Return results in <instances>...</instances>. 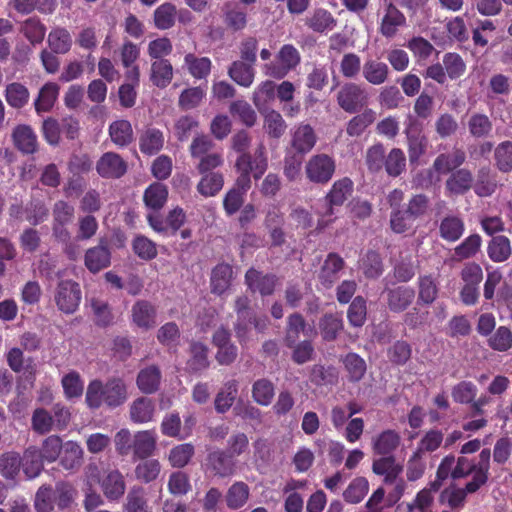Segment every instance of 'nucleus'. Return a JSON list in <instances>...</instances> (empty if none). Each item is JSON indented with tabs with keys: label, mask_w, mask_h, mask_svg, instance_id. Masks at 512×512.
Segmentation results:
<instances>
[{
	"label": "nucleus",
	"mask_w": 512,
	"mask_h": 512,
	"mask_svg": "<svg viewBox=\"0 0 512 512\" xmlns=\"http://www.w3.org/2000/svg\"><path fill=\"white\" fill-rule=\"evenodd\" d=\"M236 171L239 173L234 187L243 194L251 188V174L255 180L260 179L268 168V160L265 153V147L260 144L253 155L238 156L235 162Z\"/></svg>",
	"instance_id": "obj_1"
},
{
	"label": "nucleus",
	"mask_w": 512,
	"mask_h": 512,
	"mask_svg": "<svg viewBox=\"0 0 512 512\" xmlns=\"http://www.w3.org/2000/svg\"><path fill=\"white\" fill-rule=\"evenodd\" d=\"M430 209L431 201L426 194H413L404 209L391 212L390 227L395 233H405L413 227L415 220L426 216Z\"/></svg>",
	"instance_id": "obj_2"
},
{
	"label": "nucleus",
	"mask_w": 512,
	"mask_h": 512,
	"mask_svg": "<svg viewBox=\"0 0 512 512\" xmlns=\"http://www.w3.org/2000/svg\"><path fill=\"white\" fill-rule=\"evenodd\" d=\"M336 171L335 159L325 153L313 155L305 165V175L309 182L317 185L328 184Z\"/></svg>",
	"instance_id": "obj_3"
},
{
	"label": "nucleus",
	"mask_w": 512,
	"mask_h": 512,
	"mask_svg": "<svg viewBox=\"0 0 512 512\" xmlns=\"http://www.w3.org/2000/svg\"><path fill=\"white\" fill-rule=\"evenodd\" d=\"M353 192V181L349 177H343L333 183L329 192L324 197V211L321 212L323 222H331L335 213V207L342 206Z\"/></svg>",
	"instance_id": "obj_4"
},
{
	"label": "nucleus",
	"mask_w": 512,
	"mask_h": 512,
	"mask_svg": "<svg viewBox=\"0 0 512 512\" xmlns=\"http://www.w3.org/2000/svg\"><path fill=\"white\" fill-rule=\"evenodd\" d=\"M300 61L301 56L297 48L292 44H284L276 55V61L265 65L266 74L277 79L284 78L300 64Z\"/></svg>",
	"instance_id": "obj_5"
},
{
	"label": "nucleus",
	"mask_w": 512,
	"mask_h": 512,
	"mask_svg": "<svg viewBox=\"0 0 512 512\" xmlns=\"http://www.w3.org/2000/svg\"><path fill=\"white\" fill-rule=\"evenodd\" d=\"M337 103L347 113H357L368 103V94L360 84L345 83L337 93Z\"/></svg>",
	"instance_id": "obj_6"
},
{
	"label": "nucleus",
	"mask_w": 512,
	"mask_h": 512,
	"mask_svg": "<svg viewBox=\"0 0 512 512\" xmlns=\"http://www.w3.org/2000/svg\"><path fill=\"white\" fill-rule=\"evenodd\" d=\"M406 25L404 13L392 2H386L383 15L378 22V33L386 39H393Z\"/></svg>",
	"instance_id": "obj_7"
},
{
	"label": "nucleus",
	"mask_w": 512,
	"mask_h": 512,
	"mask_svg": "<svg viewBox=\"0 0 512 512\" xmlns=\"http://www.w3.org/2000/svg\"><path fill=\"white\" fill-rule=\"evenodd\" d=\"M55 302L60 311L65 314L74 313L81 301V289L77 282L62 280L55 292Z\"/></svg>",
	"instance_id": "obj_8"
},
{
	"label": "nucleus",
	"mask_w": 512,
	"mask_h": 512,
	"mask_svg": "<svg viewBox=\"0 0 512 512\" xmlns=\"http://www.w3.org/2000/svg\"><path fill=\"white\" fill-rule=\"evenodd\" d=\"M206 466L210 472L220 478L230 477L236 472V460L221 449L208 453Z\"/></svg>",
	"instance_id": "obj_9"
},
{
	"label": "nucleus",
	"mask_w": 512,
	"mask_h": 512,
	"mask_svg": "<svg viewBox=\"0 0 512 512\" xmlns=\"http://www.w3.org/2000/svg\"><path fill=\"white\" fill-rule=\"evenodd\" d=\"M344 267L345 261L339 254L335 252L329 253L318 272L320 284L326 289L332 288L340 278V272Z\"/></svg>",
	"instance_id": "obj_10"
},
{
	"label": "nucleus",
	"mask_w": 512,
	"mask_h": 512,
	"mask_svg": "<svg viewBox=\"0 0 512 512\" xmlns=\"http://www.w3.org/2000/svg\"><path fill=\"white\" fill-rule=\"evenodd\" d=\"M277 277L274 274H263L255 268H250L245 273V284L248 289L255 293L258 292L262 296L272 295L277 284Z\"/></svg>",
	"instance_id": "obj_11"
},
{
	"label": "nucleus",
	"mask_w": 512,
	"mask_h": 512,
	"mask_svg": "<svg viewBox=\"0 0 512 512\" xmlns=\"http://www.w3.org/2000/svg\"><path fill=\"white\" fill-rule=\"evenodd\" d=\"M474 177L467 168H460L452 173L445 182V193L447 196H461L466 194L473 187Z\"/></svg>",
	"instance_id": "obj_12"
},
{
	"label": "nucleus",
	"mask_w": 512,
	"mask_h": 512,
	"mask_svg": "<svg viewBox=\"0 0 512 512\" xmlns=\"http://www.w3.org/2000/svg\"><path fill=\"white\" fill-rule=\"evenodd\" d=\"M15 148L23 154L30 155L38 151V138L31 126L19 124L12 131Z\"/></svg>",
	"instance_id": "obj_13"
},
{
	"label": "nucleus",
	"mask_w": 512,
	"mask_h": 512,
	"mask_svg": "<svg viewBox=\"0 0 512 512\" xmlns=\"http://www.w3.org/2000/svg\"><path fill=\"white\" fill-rule=\"evenodd\" d=\"M387 306L391 312H404L415 299V290L410 286H396L386 289Z\"/></svg>",
	"instance_id": "obj_14"
},
{
	"label": "nucleus",
	"mask_w": 512,
	"mask_h": 512,
	"mask_svg": "<svg viewBox=\"0 0 512 512\" xmlns=\"http://www.w3.org/2000/svg\"><path fill=\"white\" fill-rule=\"evenodd\" d=\"M126 169L125 161L113 152L104 153L96 164L97 173L102 178H120L125 174Z\"/></svg>",
	"instance_id": "obj_15"
},
{
	"label": "nucleus",
	"mask_w": 512,
	"mask_h": 512,
	"mask_svg": "<svg viewBox=\"0 0 512 512\" xmlns=\"http://www.w3.org/2000/svg\"><path fill=\"white\" fill-rule=\"evenodd\" d=\"M466 153L462 148L454 147L451 152L440 153L433 161L432 168L438 174H450L465 163Z\"/></svg>",
	"instance_id": "obj_16"
},
{
	"label": "nucleus",
	"mask_w": 512,
	"mask_h": 512,
	"mask_svg": "<svg viewBox=\"0 0 512 512\" xmlns=\"http://www.w3.org/2000/svg\"><path fill=\"white\" fill-rule=\"evenodd\" d=\"M133 323L142 330H150L157 323V309L147 300H138L132 307Z\"/></svg>",
	"instance_id": "obj_17"
},
{
	"label": "nucleus",
	"mask_w": 512,
	"mask_h": 512,
	"mask_svg": "<svg viewBox=\"0 0 512 512\" xmlns=\"http://www.w3.org/2000/svg\"><path fill=\"white\" fill-rule=\"evenodd\" d=\"M317 135L309 124H300L295 127L291 135V148L295 152L306 155L315 146Z\"/></svg>",
	"instance_id": "obj_18"
},
{
	"label": "nucleus",
	"mask_w": 512,
	"mask_h": 512,
	"mask_svg": "<svg viewBox=\"0 0 512 512\" xmlns=\"http://www.w3.org/2000/svg\"><path fill=\"white\" fill-rule=\"evenodd\" d=\"M233 267L228 263H218L211 271L210 290L217 296L223 295L231 286Z\"/></svg>",
	"instance_id": "obj_19"
},
{
	"label": "nucleus",
	"mask_w": 512,
	"mask_h": 512,
	"mask_svg": "<svg viewBox=\"0 0 512 512\" xmlns=\"http://www.w3.org/2000/svg\"><path fill=\"white\" fill-rule=\"evenodd\" d=\"M401 443L400 434L393 429H386L372 439V450L375 455L390 456Z\"/></svg>",
	"instance_id": "obj_20"
},
{
	"label": "nucleus",
	"mask_w": 512,
	"mask_h": 512,
	"mask_svg": "<svg viewBox=\"0 0 512 512\" xmlns=\"http://www.w3.org/2000/svg\"><path fill=\"white\" fill-rule=\"evenodd\" d=\"M372 471L376 475L383 476L385 484H393L402 473L403 467L396 462L394 455L381 456L373 460Z\"/></svg>",
	"instance_id": "obj_21"
},
{
	"label": "nucleus",
	"mask_w": 512,
	"mask_h": 512,
	"mask_svg": "<svg viewBox=\"0 0 512 512\" xmlns=\"http://www.w3.org/2000/svg\"><path fill=\"white\" fill-rule=\"evenodd\" d=\"M21 469L28 479L38 477L44 469L45 460L40 455V450L37 446H29L21 456Z\"/></svg>",
	"instance_id": "obj_22"
},
{
	"label": "nucleus",
	"mask_w": 512,
	"mask_h": 512,
	"mask_svg": "<svg viewBox=\"0 0 512 512\" xmlns=\"http://www.w3.org/2000/svg\"><path fill=\"white\" fill-rule=\"evenodd\" d=\"M337 20L324 8H316L305 18V25L316 33H326L334 29Z\"/></svg>",
	"instance_id": "obj_23"
},
{
	"label": "nucleus",
	"mask_w": 512,
	"mask_h": 512,
	"mask_svg": "<svg viewBox=\"0 0 512 512\" xmlns=\"http://www.w3.org/2000/svg\"><path fill=\"white\" fill-rule=\"evenodd\" d=\"M486 250L492 262H506L512 256L511 240L505 235L493 236L488 241Z\"/></svg>",
	"instance_id": "obj_24"
},
{
	"label": "nucleus",
	"mask_w": 512,
	"mask_h": 512,
	"mask_svg": "<svg viewBox=\"0 0 512 512\" xmlns=\"http://www.w3.org/2000/svg\"><path fill=\"white\" fill-rule=\"evenodd\" d=\"M110 260L111 253L103 241L99 245L88 249L85 254V265L92 273H97L108 267Z\"/></svg>",
	"instance_id": "obj_25"
},
{
	"label": "nucleus",
	"mask_w": 512,
	"mask_h": 512,
	"mask_svg": "<svg viewBox=\"0 0 512 512\" xmlns=\"http://www.w3.org/2000/svg\"><path fill=\"white\" fill-rule=\"evenodd\" d=\"M417 288L419 305H431L438 297L439 283L431 274L420 275L417 279Z\"/></svg>",
	"instance_id": "obj_26"
},
{
	"label": "nucleus",
	"mask_w": 512,
	"mask_h": 512,
	"mask_svg": "<svg viewBox=\"0 0 512 512\" xmlns=\"http://www.w3.org/2000/svg\"><path fill=\"white\" fill-rule=\"evenodd\" d=\"M60 458V466L68 471H75L80 468L83 462V449L75 441L64 443Z\"/></svg>",
	"instance_id": "obj_27"
},
{
	"label": "nucleus",
	"mask_w": 512,
	"mask_h": 512,
	"mask_svg": "<svg viewBox=\"0 0 512 512\" xmlns=\"http://www.w3.org/2000/svg\"><path fill=\"white\" fill-rule=\"evenodd\" d=\"M362 74L368 83L378 86L388 80L390 70L386 63L375 59H368L362 67Z\"/></svg>",
	"instance_id": "obj_28"
},
{
	"label": "nucleus",
	"mask_w": 512,
	"mask_h": 512,
	"mask_svg": "<svg viewBox=\"0 0 512 512\" xmlns=\"http://www.w3.org/2000/svg\"><path fill=\"white\" fill-rule=\"evenodd\" d=\"M47 43L52 52L64 55L72 48V35L65 27L56 26L50 30Z\"/></svg>",
	"instance_id": "obj_29"
},
{
	"label": "nucleus",
	"mask_w": 512,
	"mask_h": 512,
	"mask_svg": "<svg viewBox=\"0 0 512 512\" xmlns=\"http://www.w3.org/2000/svg\"><path fill=\"white\" fill-rule=\"evenodd\" d=\"M464 221L455 215L445 216L439 225V235L447 242H456L464 234Z\"/></svg>",
	"instance_id": "obj_30"
},
{
	"label": "nucleus",
	"mask_w": 512,
	"mask_h": 512,
	"mask_svg": "<svg viewBox=\"0 0 512 512\" xmlns=\"http://www.w3.org/2000/svg\"><path fill=\"white\" fill-rule=\"evenodd\" d=\"M228 75L239 86L248 88L254 82V65L240 60L233 61L228 68Z\"/></svg>",
	"instance_id": "obj_31"
},
{
	"label": "nucleus",
	"mask_w": 512,
	"mask_h": 512,
	"mask_svg": "<svg viewBox=\"0 0 512 512\" xmlns=\"http://www.w3.org/2000/svg\"><path fill=\"white\" fill-rule=\"evenodd\" d=\"M137 386L145 394L155 393L160 386L161 371L158 366L151 365L140 370L137 376Z\"/></svg>",
	"instance_id": "obj_32"
},
{
	"label": "nucleus",
	"mask_w": 512,
	"mask_h": 512,
	"mask_svg": "<svg viewBox=\"0 0 512 512\" xmlns=\"http://www.w3.org/2000/svg\"><path fill=\"white\" fill-rule=\"evenodd\" d=\"M307 334V322L303 315L299 312H294L287 317L286 328L284 335L285 345H294L299 341L300 334Z\"/></svg>",
	"instance_id": "obj_33"
},
{
	"label": "nucleus",
	"mask_w": 512,
	"mask_h": 512,
	"mask_svg": "<svg viewBox=\"0 0 512 512\" xmlns=\"http://www.w3.org/2000/svg\"><path fill=\"white\" fill-rule=\"evenodd\" d=\"M184 65L189 74L198 80L206 79L212 69V62L208 57H199L194 53H188L184 57Z\"/></svg>",
	"instance_id": "obj_34"
},
{
	"label": "nucleus",
	"mask_w": 512,
	"mask_h": 512,
	"mask_svg": "<svg viewBox=\"0 0 512 512\" xmlns=\"http://www.w3.org/2000/svg\"><path fill=\"white\" fill-rule=\"evenodd\" d=\"M249 496V486L243 481H236L228 488L225 494V502L229 509L237 510L247 503Z\"/></svg>",
	"instance_id": "obj_35"
},
{
	"label": "nucleus",
	"mask_w": 512,
	"mask_h": 512,
	"mask_svg": "<svg viewBox=\"0 0 512 512\" xmlns=\"http://www.w3.org/2000/svg\"><path fill=\"white\" fill-rule=\"evenodd\" d=\"M350 382H359L365 376L367 365L365 360L355 352H349L341 358Z\"/></svg>",
	"instance_id": "obj_36"
},
{
	"label": "nucleus",
	"mask_w": 512,
	"mask_h": 512,
	"mask_svg": "<svg viewBox=\"0 0 512 512\" xmlns=\"http://www.w3.org/2000/svg\"><path fill=\"white\" fill-rule=\"evenodd\" d=\"M4 97L10 107L21 109L28 104L30 92L22 83L13 82L6 86Z\"/></svg>",
	"instance_id": "obj_37"
},
{
	"label": "nucleus",
	"mask_w": 512,
	"mask_h": 512,
	"mask_svg": "<svg viewBox=\"0 0 512 512\" xmlns=\"http://www.w3.org/2000/svg\"><path fill=\"white\" fill-rule=\"evenodd\" d=\"M343 327V320L338 314L326 313L319 321L320 333L325 342L335 341Z\"/></svg>",
	"instance_id": "obj_38"
},
{
	"label": "nucleus",
	"mask_w": 512,
	"mask_h": 512,
	"mask_svg": "<svg viewBox=\"0 0 512 512\" xmlns=\"http://www.w3.org/2000/svg\"><path fill=\"white\" fill-rule=\"evenodd\" d=\"M59 94V86L54 82H48L42 86L38 97L34 102L35 110L38 114L50 111Z\"/></svg>",
	"instance_id": "obj_39"
},
{
	"label": "nucleus",
	"mask_w": 512,
	"mask_h": 512,
	"mask_svg": "<svg viewBox=\"0 0 512 512\" xmlns=\"http://www.w3.org/2000/svg\"><path fill=\"white\" fill-rule=\"evenodd\" d=\"M172 78L173 67L169 60L160 59L152 62L150 79L155 86L165 88L171 83Z\"/></svg>",
	"instance_id": "obj_40"
},
{
	"label": "nucleus",
	"mask_w": 512,
	"mask_h": 512,
	"mask_svg": "<svg viewBox=\"0 0 512 512\" xmlns=\"http://www.w3.org/2000/svg\"><path fill=\"white\" fill-rule=\"evenodd\" d=\"M482 246V237L478 233L467 236L454 248V259L463 261L475 257Z\"/></svg>",
	"instance_id": "obj_41"
},
{
	"label": "nucleus",
	"mask_w": 512,
	"mask_h": 512,
	"mask_svg": "<svg viewBox=\"0 0 512 512\" xmlns=\"http://www.w3.org/2000/svg\"><path fill=\"white\" fill-rule=\"evenodd\" d=\"M252 398L260 406H269L275 396V385L268 378L257 379L252 384Z\"/></svg>",
	"instance_id": "obj_42"
},
{
	"label": "nucleus",
	"mask_w": 512,
	"mask_h": 512,
	"mask_svg": "<svg viewBox=\"0 0 512 512\" xmlns=\"http://www.w3.org/2000/svg\"><path fill=\"white\" fill-rule=\"evenodd\" d=\"M21 456L16 451H7L0 455V475L14 481L21 469Z\"/></svg>",
	"instance_id": "obj_43"
},
{
	"label": "nucleus",
	"mask_w": 512,
	"mask_h": 512,
	"mask_svg": "<svg viewBox=\"0 0 512 512\" xmlns=\"http://www.w3.org/2000/svg\"><path fill=\"white\" fill-rule=\"evenodd\" d=\"M238 393V383L236 380H229L224 384L222 390H220L215 398L214 406L215 410L220 413H226L233 405Z\"/></svg>",
	"instance_id": "obj_44"
},
{
	"label": "nucleus",
	"mask_w": 512,
	"mask_h": 512,
	"mask_svg": "<svg viewBox=\"0 0 512 512\" xmlns=\"http://www.w3.org/2000/svg\"><path fill=\"white\" fill-rule=\"evenodd\" d=\"M202 175V178L197 184L198 193L206 198L216 196L224 185L223 174L220 172H211Z\"/></svg>",
	"instance_id": "obj_45"
},
{
	"label": "nucleus",
	"mask_w": 512,
	"mask_h": 512,
	"mask_svg": "<svg viewBox=\"0 0 512 512\" xmlns=\"http://www.w3.org/2000/svg\"><path fill=\"white\" fill-rule=\"evenodd\" d=\"M177 9L171 2H164L153 13L154 25L159 30H168L175 25Z\"/></svg>",
	"instance_id": "obj_46"
},
{
	"label": "nucleus",
	"mask_w": 512,
	"mask_h": 512,
	"mask_svg": "<svg viewBox=\"0 0 512 512\" xmlns=\"http://www.w3.org/2000/svg\"><path fill=\"white\" fill-rule=\"evenodd\" d=\"M155 405L152 399L140 397L130 406V418L137 423H146L154 416Z\"/></svg>",
	"instance_id": "obj_47"
},
{
	"label": "nucleus",
	"mask_w": 512,
	"mask_h": 512,
	"mask_svg": "<svg viewBox=\"0 0 512 512\" xmlns=\"http://www.w3.org/2000/svg\"><path fill=\"white\" fill-rule=\"evenodd\" d=\"M208 347L201 342H192L190 345V359L187 362L189 370L201 372L209 367Z\"/></svg>",
	"instance_id": "obj_48"
},
{
	"label": "nucleus",
	"mask_w": 512,
	"mask_h": 512,
	"mask_svg": "<svg viewBox=\"0 0 512 512\" xmlns=\"http://www.w3.org/2000/svg\"><path fill=\"white\" fill-rule=\"evenodd\" d=\"M46 26L37 17L26 19L20 27V32L32 44H40L43 42L46 34Z\"/></svg>",
	"instance_id": "obj_49"
},
{
	"label": "nucleus",
	"mask_w": 512,
	"mask_h": 512,
	"mask_svg": "<svg viewBox=\"0 0 512 512\" xmlns=\"http://www.w3.org/2000/svg\"><path fill=\"white\" fill-rule=\"evenodd\" d=\"M467 127L472 137L486 138L492 132L493 123L486 114L474 113L469 117Z\"/></svg>",
	"instance_id": "obj_50"
},
{
	"label": "nucleus",
	"mask_w": 512,
	"mask_h": 512,
	"mask_svg": "<svg viewBox=\"0 0 512 512\" xmlns=\"http://www.w3.org/2000/svg\"><path fill=\"white\" fill-rule=\"evenodd\" d=\"M383 168L390 177L400 176L406 170V156L403 150L392 148L385 157Z\"/></svg>",
	"instance_id": "obj_51"
},
{
	"label": "nucleus",
	"mask_w": 512,
	"mask_h": 512,
	"mask_svg": "<svg viewBox=\"0 0 512 512\" xmlns=\"http://www.w3.org/2000/svg\"><path fill=\"white\" fill-rule=\"evenodd\" d=\"M360 268L366 278L376 279L383 273V262L380 254L374 250H368L360 260Z\"/></svg>",
	"instance_id": "obj_52"
},
{
	"label": "nucleus",
	"mask_w": 512,
	"mask_h": 512,
	"mask_svg": "<svg viewBox=\"0 0 512 512\" xmlns=\"http://www.w3.org/2000/svg\"><path fill=\"white\" fill-rule=\"evenodd\" d=\"M369 491V482L365 477L354 478L343 491V498L347 503H360Z\"/></svg>",
	"instance_id": "obj_53"
},
{
	"label": "nucleus",
	"mask_w": 512,
	"mask_h": 512,
	"mask_svg": "<svg viewBox=\"0 0 512 512\" xmlns=\"http://www.w3.org/2000/svg\"><path fill=\"white\" fill-rule=\"evenodd\" d=\"M167 198L168 190L162 183H153L144 192V202L152 210H160Z\"/></svg>",
	"instance_id": "obj_54"
},
{
	"label": "nucleus",
	"mask_w": 512,
	"mask_h": 512,
	"mask_svg": "<svg viewBox=\"0 0 512 512\" xmlns=\"http://www.w3.org/2000/svg\"><path fill=\"white\" fill-rule=\"evenodd\" d=\"M126 398V387L121 379H111L105 385L104 402L110 407L119 406Z\"/></svg>",
	"instance_id": "obj_55"
},
{
	"label": "nucleus",
	"mask_w": 512,
	"mask_h": 512,
	"mask_svg": "<svg viewBox=\"0 0 512 512\" xmlns=\"http://www.w3.org/2000/svg\"><path fill=\"white\" fill-rule=\"evenodd\" d=\"M375 112L372 109H365L349 120L346 132L351 137L360 136L375 121Z\"/></svg>",
	"instance_id": "obj_56"
},
{
	"label": "nucleus",
	"mask_w": 512,
	"mask_h": 512,
	"mask_svg": "<svg viewBox=\"0 0 512 512\" xmlns=\"http://www.w3.org/2000/svg\"><path fill=\"white\" fill-rule=\"evenodd\" d=\"M156 447V437L152 431H142L135 435L134 453L139 458L149 457Z\"/></svg>",
	"instance_id": "obj_57"
},
{
	"label": "nucleus",
	"mask_w": 512,
	"mask_h": 512,
	"mask_svg": "<svg viewBox=\"0 0 512 512\" xmlns=\"http://www.w3.org/2000/svg\"><path fill=\"white\" fill-rule=\"evenodd\" d=\"M164 143L163 133L155 128L148 129L140 138V150L147 155L156 154Z\"/></svg>",
	"instance_id": "obj_58"
},
{
	"label": "nucleus",
	"mask_w": 512,
	"mask_h": 512,
	"mask_svg": "<svg viewBox=\"0 0 512 512\" xmlns=\"http://www.w3.org/2000/svg\"><path fill=\"white\" fill-rule=\"evenodd\" d=\"M443 440L444 434L441 430H428L418 442L415 455L422 456L424 453H431L436 451L441 446Z\"/></svg>",
	"instance_id": "obj_59"
},
{
	"label": "nucleus",
	"mask_w": 512,
	"mask_h": 512,
	"mask_svg": "<svg viewBox=\"0 0 512 512\" xmlns=\"http://www.w3.org/2000/svg\"><path fill=\"white\" fill-rule=\"evenodd\" d=\"M488 346L498 352H506L512 348V331L507 326H499L487 339Z\"/></svg>",
	"instance_id": "obj_60"
},
{
	"label": "nucleus",
	"mask_w": 512,
	"mask_h": 512,
	"mask_svg": "<svg viewBox=\"0 0 512 512\" xmlns=\"http://www.w3.org/2000/svg\"><path fill=\"white\" fill-rule=\"evenodd\" d=\"M494 160L495 166L500 172L512 171V141H503L495 147Z\"/></svg>",
	"instance_id": "obj_61"
},
{
	"label": "nucleus",
	"mask_w": 512,
	"mask_h": 512,
	"mask_svg": "<svg viewBox=\"0 0 512 512\" xmlns=\"http://www.w3.org/2000/svg\"><path fill=\"white\" fill-rule=\"evenodd\" d=\"M443 66L446 76L451 80L462 77L466 72V63L462 56L455 52H448L443 56Z\"/></svg>",
	"instance_id": "obj_62"
},
{
	"label": "nucleus",
	"mask_w": 512,
	"mask_h": 512,
	"mask_svg": "<svg viewBox=\"0 0 512 512\" xmlns=\"http://www.w3.org/2000/svg\"><path fill=\"white\" fill-rule=\"evenodd\" d=\"M304 156L290 149L286 151L283 173L289 181H295L300 177Z\"/></svg>",
	"instance_id": "obj_63"
},
{
	"label": "nucleus",
	"mask_w": 512,
	"mask_h": 512,
	"mask_svg": "<svg viewBox=\"0 0 512 512\" xmlns=\"http://www.w3.org/2000/svg\"><path fill=\"white\" fill-rule=\"evenodd\" d=\"M367 318L366 300L362 296L355 297L347 310V319L351 326L362 327Z\"/></svg>",
	"instance_id": "obj_64"
}]
</instances>
